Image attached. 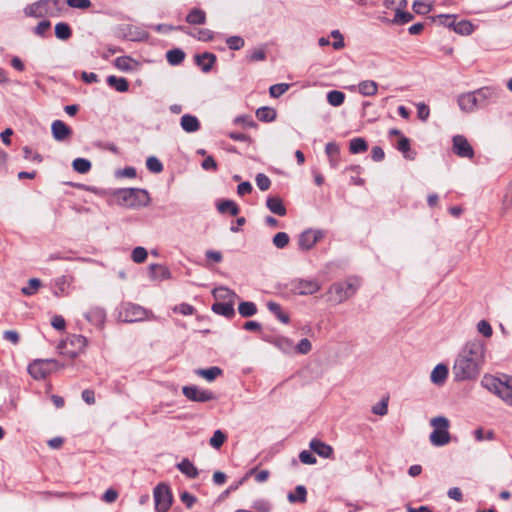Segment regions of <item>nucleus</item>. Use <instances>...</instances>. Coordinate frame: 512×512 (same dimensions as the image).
I'll list each match as a JSON object with an SVG mask.
<instances>
[{"label": "nucleus", "instance_id": "35", "mask_svg": "<svg viewBox=\"0 0 512 512\" xmlns=\"http://www.w3.org/2000/svg\"><path fill=\"white\" fill-rule=\"evenodd\" d=\"M55 36L60 40H68L72 36L70 26L65 22H59L55 25Z\"/></svg>", "mask_w": 512, "mask_h": 512}, {"label": "nucleus", "instance_id": "5", "mask_svg": "<svg viewBox=\"0 0 512 512\" xmlns=\"http://www.w3.org/2000/svg\"><path fill=\"white\" fill-rule=\"evenodd\" d=\"M358 284L353 281L336 282L332 284L327 293V301L341 304L351 298L357 291Z\"/></svg>", "mask_w": 512, "mask_h": 512}, {"label": "nucleus", "instance_id": "60", "mask_svg": "<svg viewBox=\"0 0 512 512\" xmlns=\"http://www.w3.org/2000/svg\"><path fill=\"white\" fill-rule=\"evenodd\" d=\"M477 331L482 334L484 337H491L493 334L492 327L490 323L486 320H481L477 324Z\"/></svg>", "mask_w": 512, "mask_h": 512}, {"label": "nucleus", "instance_id": "53", "mask_svg": "<svg viewBox=\"0 0 512 512\" xmlns=\"http://www.w3.org/2000/svg\"><path fill=\"white\" fill-rule=\"evenodd\" d=\"M41 286V281L37 278H32L28 281V285L22 288V293L25 295H33Z\"/></svg>", "mask_w": 512, "mask_h": 512}, {"label": "nucleus", "instance_id": "21", "mask_svg": "<svg viewBox=\"0 0 512 512\" xmlns=\"http://www.w3.org/2000/svg\"><path fill=\"white\" fill-rule=\"evenodd\" d=\"M149 275L152 280H166L171 278L169 269L160 264H151L149 266Z\"/></svg>", "mask_w": 512, "mask_h": 512}, {"label": "nucleus", "instance_id": "22", "mask_svg": "<svg viewBox=\"0 0 512 512\" xmlns=\"http://www.w3.org/2000/svg\"><path fill=\"white\" fill-rule=\"evenodd\" d=\"M180 125L182 129L188 133L196 132L200 129V122L197 117L185 114L181 117Z\"/></svg>", "mask_w": 512, "mask_h": 512}, {"label": "nucleus", "instance_id": "64", "mask_svg": "<svg viewBox=\"0 0 512 512\" xmlns=\"http://www.w3.org/2000/svg\"><path fill=\"white\" fill-rule=\"evenodd\" d=\"M331 36L335 39L332 46L335 50H341L345 46L344 38L339 30H333Z\"/></svg>", "mask_w": 512, "mask_h": 512}, {"label": "nucleus", "instance_id": "45", "mask_svg": "<svg viewBox=\"0 0 512 512\" xmlns=\"http://www.w3.org/2000/svg\"><path fill=\"white\" fill-rule=\"evenodd\" d=\"M397 149L402 152L405 158L413 160L415 153L410 152V142L406 137H402L397 144Z\"/></svg>", "mask_w": 512, "mask_h": 512}, {"label": "nucleus", "instance_id": "3", "mask_svg": "<svg viewBox=\"0 0 512 512\" xmlns=\"http://www.w3.org/2000/svg\"><path fill=\"white\" fill-rule=\"evenodd\" d=\"M114 195L121 205L129 208L146 206L150 200L148 192L138 188L119 189Z\"/></svg>", "mask_w": 512, "mask_h": 512}, {"label": "nucleus", "instance_id": "49", "mask_svg": "<svg viewBox=\"0 0 512 512\" xmlns=\"http://www.w3.org/2000/svg\"><path fill=\"white\" fill-rule=\"evenodd\" d=\"M435 21H438L439 24L445 26V27H448V28H451L452 30L454 29V25L456 23V16L455 15H446V14H441V15H438L434 18Z\"/></svg>", "mask_w": 512, "mask_h": 512}, {"label": "nucleus", "instance_id": "12", "mask_svg": "<svg viewBox=\"0 0 512 512\" xmlns=\"http://www.w3.org/2000/svg\"><path fill=\"white\" fill-rule=\"evenodd\" d=\"M320 288V283L314 279H299L293 282V291L302 296L315 294Z\"/></svg>", "mask_w": 512, "mask_h": 512}, {"label": "nucleus", "instance_id": "25", "mask_svg": "<svg viewBox=\"0 0 512 512\" xmlns=\"http://www.w3.org/2000/svg\"><path fill=\"white\" fill-rule=\"evenodd\" d=\"M197 64L201 66L203 72H209L216 61V56L205 52L196 56Z\"/></svg>", "mask_w": 512, "mask_h": 512}, {"label": "nucleus", "instance_id": "58", "mask_svg": "<svg viewBox=\"0 0 512 512\" xmlns=\"http://www.w3.org/2000/svg\"><path fill=\"white\" fill-rule=\"evenodd\" d=\"M312 349V344L309 339L303 338L300 342L295 346V352L298 354H308Z\"/></svg>", "mask_w": 512, "mask_h": 512}, {"label": "nucleus", "instance_id": "17", "mask_svg": "<svg viewBox=\"0 0 512 512\" xmlns=\"http://www.w3.org/2000/svg\"><path fill=\"white\" fill-rule=\"evenodd\" d=\"M52 135L55 140L63 141L67 139L72 130L61 120H55L51 125Z\"/></svg>", "mask_w": 512, "mask_h": 512}, {"label": "nucleus", "instance_id": "15", "mask_svg": "<svg viewBox=\"0 0 512 512\" xmlns=\"http://www.w3.org/2000/svg\"><path fill=\"white\" fill-rule=\"evenodd\" d=\"M182 392L189 400L195 402H207L214 399L212 392L200 389L197 386H184Z\"/></svg>", "mask_w": 512, "mask_h": 512}, {"label": "nucleus", "instance_id": "36", "mask_svg": "<svg viewBox=\"0 0 512 512\" xmlns=\"http://www.w3.org/2000/svg\"><path fill=\"white\" fill-rule=\"evenodd\" d=\"M275 346L278 347L282 352L291 354L295 352V346L291 339L286 337H279L274 342Z\"/></svg>", "mask_w": 512, "mask_h": 512}, {"label": "nucleus", "instance_id": "9", "mask_svg": "<svg viewBox=\"0 0 512 512\" xmlns=\"http://www.w3.org/2000/svg\"><path fill=\"white\" fill-rule=\"evenodd\" d=\"M58 361L53 359L35 360L28 366L29 374L37 380L44 379L52 372L62 368Z\"/></svg>", "mask_w": 512, "mask_h": 512}, {"label": "nucleus", "instance_id": "47", "mask_svg": "<svg viewBox=\"0 0 512 512\" xmlns=\"http://www.w3.org/2000/svg\"><path fill=\"white\" fill-rule=\"evenodd\" d=\"M296 494L290 493L288 495V500L291 503H294L296 501H299L301 503H304L306 501V488L302 485H299L295 489Z\"/></svg>", "mask_w": 512, "mask_h": 512}, {"label": "nucleus", "instance_id": "56", "mask_svg": "<svg viewBox=\"0 0 512 512\" xmlns=\"http://www.w3.org/2000/svg\"><path fill=\"white\" fill-rule=\"evenodd\" d=\"M413 15L409 12L401 11L400 9L396 10L395 17L393 19V23L398 24H406L413 20Z\"/></svg>", "mask_w": 512, "mask_h": 512}, {"label": "nucleus", "instance_id": "31", "mask_svg": "<svg viewBox=\"0 0 512 512\" xmlns=\"http://www.w3.org/2000/svg\"><path fill=\"white\" fill-rule=\"evenodd\" d=\"M189 24H204L206 22V14L203 10L194 8L186 16Z\"/></svg>", "mask_w": 512, "mask_h": 512}, {"label": "nucleus", "instance_id": "32", "mask_svg": "<svg viewBox=\"0 0 512 512\" xmlns=\"http://www.w3.org/2000/svg\"><path fill=\"white\" fill-rule=\"evenodd\" d=\"M107 83L118 92H126L129 88V83L125 78H118L113 75L107 78Z\"/></svg>", "mask_w": 512, "mask_h": 512}, {"label": "nucleus", "instance_id": "24", "mask_svg": "<svg viewBox=\"0 0 512 512\" xmlns=\"http://www.w3.org/2000/svg\"><path fill=\"white\" fill-rule=\"evenodd\" d=\"M266 205L272 213H274L278 216L286 215V208L283 205V202L279 197H277V196L268 197L266 200Z\"/></svg>", "mask_w": 512, "mask_h": 512}, {"label": "nucleus", "instance_id": "38", "mask_svg": "<svg viewBox=\"0 0 512 512\" xmlns=\"http://www.w3.org/2000/svg\"><path fill=\"white\" fill-rule=\"evenodd\" d=\"M256 117L260 121L271 122L276 118V111L270 107H261L256 111Z\"/></svg>", "mask_w": 512, "mask_h": 512}, {"label": "nucleus", "instance_id": "40", "mask_svg": "<svg viewBox=\"0 0 512 512\" xmlns=\"http://www.w3.org/2000/svg\"><path fill=\"white\" fill-rule=\"evenodd\" d=\"M218 211L220 213L229 212L232 216H236L239 213V207L232 200H225L218 204Z\"/></svg>", "mask_w": 512, "mask_h": 512}, {"label": "nucleus", "instance_id": "41", "mask_svg": "<svg viewBox=\"0 0 512 512\" xmlns=\"http://www.w3.org/2000/svg\"><path fill=\"white\" fill-rule=\"evenodd\" d=\"M166 58L169 64L178 65L182 63L185 58V53L181 49H172L169 50L166 54Z\"/></svg>", "mask_w": 512, "mask_h": 512}, {"label": "nucleus", "instance_id": "11", "mask_svg": "<svg viewBox=\"0 0 512 512\" xmlns=\"http://www.w3.org/2000/svg\"><path fill=\"white\" fill-rule=\"evenodd\" d=\"M452 150L454 154L461 158H473L474 149L463 135H455L452 138Z\"/></svg>", "mask_w": 512, "mask_h": 512}, {"label": "nucleus", "instance_id": "7", "mask_svg": "<svg viewBox=\"0 0 512 512\" xmlns=\"http://www.w3.org/2000/svg\"><path fill=\"white\" fill-rule=\"evenodd\" d=\"M119 318L124 322H138L155 319L151 311L146 310L140 305L125 303L119 310Z\"/></svg>", "mask_w": 512, "mask_h": 512}, {"label": "nucleus", "instance_id": "23", "mask_svg": "<svg viewBox=\"0 0 512 512\" xmlns=\"http://www.w3.org/2000/svg\"><path fill=\"white\" fill-rule=\"evenodd\" d=\"M212 310L219 315L231 318L235 314L233 301L216 302L212 306Z\"/></svg>", "mask_w": 512, "mask_h": 512}, {"label": "nucleus", "instance_id": "59", "mask_svg": "<svg viewBox=\"0 0 512 512\" xmlns=\"http://www.w3.org/2000/svg\"><path fill=\"white\" fill-rule=\"evenodd\" d=\"M191 36L197 38L200 41H211L214 38L213 31L209 29H199L196 33H190Z\"/></svg>", "mask_w": 512, "mask_h": 512}, {"label": "nucleus", "instance_id": "52", "mask_svg": "<svg viewBox=\"0 0 512 512\" xmlns=\"http://www.w3.org/2000/svg\"><path fill=\"white\" fill-rule=\"evenodd\" d=\"M226 440V435L221 430H216L210 438V445L213 448L219 449Z\"/></svg>", "mask_w": 512, "mask_h": 512}, {"label": "nucleus", "instance_id": "46", "mask_svg": "<svg viewBox=\"0 0 512 512\" xmlns=\"http://www.w3.org/2000/svg\"><path fill=\"white\" fill-rule=\"evenodd\" d=\"M213 295L216 299L233 301V298L236 296L233 291L225 287L215 288L213 290Z\"/></svg>", "mask_w": 512, "mask_h": 512}, {"label": "nucleus", "instance_id": "4", "mask_svg": "<svg viewBox=\"0 0 512 512\" xmlns=\"http://www.w3.org/2000/svg\"><path fill=\"white\" fill-rule=\"evenodd\" d=\"M481 385L512 407V383L510 381H502L492 375H484Z\"/></svg>", "mask_w": 512, "mask_h": 512}, {"label": "nucleus", "instance_id": "10", "mask_svg": "<svg viewBox=\"0 0 512 512\" xmlns=\"http://www.w3.org/2000/svg\"><path fill=\"white\" fill-rule=\"evenodd\" d=\"M154 501L156 512H167L172 505V494L169 487L163 483L154 489Z\"/></svg>", "mask_w": 512, "mask_h": 512}, {"label": "nucleus", "instance_id": "18", "mask_svg": "<svg viewBox=\"0 0 512 512\" xmlns=\"http://www.w3.org/2000/svg\"><path fill=\"white\" fill-rule=\"evenodd\" d=\"M309 447L313 452L322 458L330 459L333 456V448L321 440H311Z\"/></svg>", "mask_w": 512, "mask_h": 512}, {"label": "nucleus", "instance_id": "62", "mask_svg": "<svg viewBox=\"0 0 512 512\" xmlns=\"http://www.w3.org/2000/svg\"><path fill=\"white\" fill-rule=\"evenodd\" d=\"M247 59L250 62L264 61L266 59V52L263 48L253 49L247 56Z\"/></svg>", "mask_w": 512, "mask_h": 512}, {"label": "nucleus", "instance_id": "55", "mask_svg": "<svg viewBox=\"0 0 512 512\" xmlns=\"http://www.w3.org/2000/svg\"><path fill=\"white\" fill-rule=\"evenodd\" d=\"M288 243H289V236L285 232H278L273 237V244L279 249H283L284 247H286L288 245Z\"/></svg>", "mask_w": 512, "mask_h": 512}, {"label": "nucleus", "instance_id": "48", "mask_svg": "<svg viewBox=\"0 0 512 512\" xmlns=\"http://www.w3.org/2000/svg\"><path fill=\"white\" fill-rule=\"evenodd\" d=\"M413 9L417 14L425 15L432 10V4L424 0H416L413 3Z\"/></svg>", "mask_w": 512, "mask_h": 512}, {"label": "nucleus", "instance_id": "2", "mask_svg": "<svg viewBox=\"0 0 512 512\" xmlns=\"http://www.w3.org/2000/svg\"><path fill=\"white\" fill-rule=\"evenodd\" d=\"M23 12L25 16L33 18L58 17L62 6L60 0H38L27 5Z\"/></svg>", "mask_w": 512, "mask_h": 512}, {"label": "nucleus", "instance_id": "57", "mask_svg": "<svg viewBox=\"0 0 512 512\" xmlns=\"http://www.w3.org/2000/svg\"><path fill=\"white\" fill-rule=\"evenodd\" d=\"M146 166L148 170L153 173H160L163 170L162 163L154 156H151L147 159Z\"/></svg>", "mask_w": 512, "mask_h": 512}, {"label": "nucleus", "instance_id": "30", "mask_svg": "<svg viewBox=\"0 0 512 512\" xmlns=\"http://www.w3.org/2000/svg\"><path fill=\"white\" fill-rule=\"evenodd\" d=\"M177 468L187 477L194 479L198 476V470L188 459H183L177 464Z\"/></svg>", "mask_w": 512, "mask_h": 512}, {"label": "nucleus", "instance_id": "37", "mask_svg": "<svg viewBox=\"0 0 512 512\" xmlns=\"http://www.w3.org/2000/svg\"><path fill=\"white\" fill-rule=\"evenodd\" d=\"M57 260H65V261L77 260L80 262H92V260L90 258H85V257L73 258V257L69 256L67 253H63V252L51 253V254H49V256L47 258V261H50V262L57 261Z\"/></svg>", "mask_w": 512, "mask_h": 512}, {"label": "nucleus", "instance_id": "29", "mask_svg": "<svg viewBox=\"0 0 512 512\" xmlns=\"http://www.w3.org/2000/svg\"><path fill=\"white\" fill-rule=\"evenodd\" d=\"M267 308L271 313H273L277 317V319L280 322L284 324L289 323V315L281 309V306L278 303L270 301L267 303Z\"/></svg>", "mask_w": 512, "mask_h": 512}, {"label": "nucleus", "instance_id": "50", "mask_svg": "<svg viewBox=\"0 0 512 512\" xmlns=\"http://www.w3.org/2000/svg\"><path fill=\"white\" fill-rule=\"evenodd\" d=\"M147 256V250L141 246L134 248L131 254L132 260L137 264L143 263L147 259Z\"/></svg>", "mask_w": 512, "mask_h": 512}, {"label": "nucleus", "instance_id": "26", "mask_svg": "<svg viewBox=\"0 0 512 512\" xmlns=\"http://www.w3.org/2000/svg\"><path fill=\"white\" fill-rule=\"evenodd\" d=\"M377 91L378 84L373 80H364L358 84V92L363 96H374Z\"/></svg>", "mask_w": 512, "mask_h": 512}, {"label": "nucleus", "instance_id": "16", "mask_svg": "<svg viewBox=\"0 0 512 512\" xmlns=\"http://www.w3.org/2000/svg\"><path fill=\"white\" fill-rule=\"evenodd\" d=\"M474 91L481 108L496 102L500 97V91L495 87H482Z\"/></svg>", "mask_w": 512, "mask_h": 512}, {"label": "nucleus", "instance_id": "27", "mask_svg": "<svg viewBox=\"0 0 512 512\" xmlns=\"http://www.w3.org/2000/svg\"><path fill=\"white\" fill-rule=\"evenodd\" d=\"M339 150V146L335 142H329L326 144L325 152L329 158V163L332 168H336L338 166Z\"/></svg>", "mask_w": 512, "mask_h": 512}, {"label": "nucleus", "instance_id": "51", "mask_svg": "<svg viewBox=\"0 0 512 512\" xmlns=\"http://www.w3.org/2000/svg\"><path fill=\"white\" fill-rule=\"evenodd\" d=\"M289 88L290 84L287 83L274 84L269 88V93L271 97L278 98L283 95Z\"/></svg>", "mask_w": 512, "mask_h": 512}, {"label": "nucleus", "instance_id": "33", "mask_svg": "<svg viewBox=\"0 0 512 512\" xmlns=\"http://www.w3.org/2000/svg\"><path fill=\"white\" fill-rule=\"evenodd\" d=\"M196 374L205 380L212 382L214 381L219 375H221L222 370L218 367H210L207 369H197Z\"/></svg>", "mask_w": 512, "mask_h": 512}, {"label": "nucleus", "instance_id": "1", "mask_svg": "<svg viewBox=\"0 0 512 512\" xmlns=\"http://www.w3.org/2000/svg\"><path fill=\"white\" fill-rule=\"evenodd\" d=\"M485 361V345L479 340L468 342L458 354L452 372L455 381L475 380Z\"/></svg>", "mask_w": 512, "mask_h": 512}, {"label": "nucleus", "instance_id": "63", "mask_svg": "<svg viewBox=\"0 0 512 512\" xmlns=\"http://www.w3.org/2000/svg\"><path fill=\"white\" fill-rule=\"evenodd\" d=\"M256 184L261 191H266L270 188L271 181L266 175L259 173L256 176Z\"/></svg>", "mask_w": 512, "mask_h": 512}, {"label": "nucleus", "instance_id": "61", "mask_svg": "<svg viewBox=\"0 0 512 512\" xmlns=\"http://www.w3.org/2000/svg\"><path fill=\"white\" fill-rule=\"evenodd\" d=\"M228 47L232 50H239L244 46V39L240 36H230L226 39Z\"/></svg>", "mask_w": 512, "mask_h": 512}, {"label": "nucleus", "instance_id": "43", "mask_svg": "<svg viewBox=\"0 0 512 512\" xmlns=\"http://www.w3.org/2000/svg\"><path fill=\"white\" fill-rule=\"evenodd\" d=\"M73 169L81 174H85L91 169V162L85 158H76L72 163Z\"/></svg>", "mask_w": 512, "mask_h": 512}, {"label": "nucleus", "instance_id": "13", "mask_svg": "<svg viewBox=\"0 0 512 512\" xmlns=\"http://www.w3.org/2000/svg\"><path fill=\"white\" fill-rule=\"evenodd\" d=\"M457 103L464 113H473L481 108L475 91L460 94L457 97Z\"/></svg>", "mask_w": 512, "mask_h": 512}, {"label": "nucleus", "instance_id": "6", "mask_svg": "<svg viewBox=\"0 0 512 512\" xmlns=\"http://www.w3.org/2000/svg\"><path fill=\"white\" fill-rule=\"evenodd\" d=\"M430 425L433 427L429 436L431 444L436 447L447 445L451 440L449 420L444 416H437L430 420Z\"/></svg>", "mask_w": 512, "mask_h": 512}, {"label": "nucleus", "instance_id": "19", "mask_svg": "<svg viewBox=\"0 0 512 512\" xmlns=\"http://www.w3.org/2000/svg\"><path fill=\"white\" fill-rule=\"evenodd\" d=\"M85 318L91 324L102 327L106 319V313L101 307H93L85 314Z\"/></svg>", "mask_w": 512, "mask_h": 512}, {"label": "nucleus", "instance_id": "8", "mask_svg": "<svg viewBox=\"0 0 512 512\" xmlns=\"http://www.w3.org/2000/svg\"><path fill=\"white\" fill-rule=\"evenodd\" d=\"M88 344L87 338L83 335H71L58 345L60 354L69 358H75L84 352Z\"/></svg>", "mask_w": 512, "mask_h": 512}, {"label": "nucleus", "instance_id": "44", "mask_svg": "<svg viewBox=\"0 0 512 512\" xmlns=\"http://www.w3.org/2000/svg\"><path fill=\"white\" fill-rule=\"evenodd\" d=\"M239 313L243 317H251L257 313L256 305L253 302H242L238 307Z\"/></svg>", "mask_w": 512, "mask_h": 512}, {"label": "nucleus", "instance_id": "42", "mask_svg": "<svg viewBox=\"0 0 512 512\" xmlns=\"http://www.w3.org/2000/svg\"><path fill=\"white\" fill-rule=\"evenodd\" d=\"M345 100V94L338 90L328 92L327 101L330 105L338 107L343 104Z\"/></svg>", "mask_w": 512, "mask_h": 512}, {"label": "nucleus", "instance_id": "28", "mask_svg": "<svg viewBox=\"0 0 512 512\" xmlns=\"http://www.w3.org/2000/svg\"><path fill=\"white\" fill-rule=\"evenodd\" d=\"M72 281H73L72 277H68L65 275L57 278L55 281V286L57 288V290L55 291V295L56 296L67 295L68 294L67 289L72 284Z\"/></svg>", "mask_w": 512, "mask_h": 512}, {"label": "nucleus", "instance_id": "34", "mask_svg": "<svg viewBox=\"0 0 512 512\" xmlns=\"http://www.w3.org/2000/svg\"><path fill=\"white\" fill-rule=\"evenodd\" d=\"M475 26L469 20H461L455 23L453 31L460 35H470Z\"/></svg>", "mask_w": 512, "mask_h": 512}, {"label": "nucleus", "instance_id": "14", "mask_svg": "<svg viewBox=\"0 0 512 512\" xmlns=\"http://www.w3.org/2000/svg\"><path fill=\"white\" fill-rule=\"evenodd\" d=\"M323 238V232L315 229H308L299 236L298 245L301 250H310L313 246Z\"/></svg>", "mask_w": 512, "mask_h": 512}, {"label": "nucleus", "instance_id": "54", "mask_svg": "<svg viewBox=\"0 0 512 512\" xmlns=\"http://www.w3.org/2000/svg\"><path fill=\"white\" fill-rule=\"evenodd\" d=\"M115 66L122 71L132 70V59L127 56L117 57L115 59Z\"/></svg>", "mask_w": 512, "mask_h": 512}, {"label": "nucleus", "instance_id": "39", "mask_svg": "<svg viewBox=\"0 0 512 512\" xmlns=\"http://www.w3.org/2000/svg\"><path fill=\"white\" fill-rule=\"evenodd\" d=\"M368 149L367 142L361 138H354L350 141L349 150L352 154L365 152Z\"/></svg>", "mask_w": 512, "mask_h": 512}, {"label": "nucleus", "instance_id": "20", "mask_svg": "<svg viewBox=\"0 0 512 512\" xmlns=\"http://www.w3.org/2000/svg\"><path fill=\"white\" fill-rule=\"evenodd\" d=\"M448 376V367L445 364H438L431 372L430 380L434 385L442 386Z\"/></svg>", "mask_w": 512, "mask_h": 512}]
</instances>
